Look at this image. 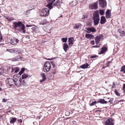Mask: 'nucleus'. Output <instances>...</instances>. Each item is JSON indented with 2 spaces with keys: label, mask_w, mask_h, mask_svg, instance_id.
<instances>
[{
  "label": "nucleus",
  "mask_w": 125,
  "mask_h": 125,
  "mask_svg": "<svg viewBox=\"0 0 125 125\" xmlns=\"http://www.w3.org/2000/svg\"><path fill=\"white\" fill-rule=\"evenodd\" d=\"M51 64L49 62H46L44 63L43 67V71L45 72L49 71L51 69Z\"/></svg>",
  "instance_id": "f257e3e1"
},
{
  "label": "nucleus",
  "mask_w": 125,
  "mask_h": 125,
  "mask_svg": "<svg viewBox=\"0 0 125 125\" xmlns=\"http://www.w3.org/2000/svg\"><path fill=\"white\" fill-rule=\"evenodd\" d=\"M14 82L15 79L10 78H8L6 80V83L10 86H14Z\"/></svg>",
  "instance_id": "f03ea898"
},
{
  "label": "nucleus",
  "mask_w": 125,
  "mask_h": 125,
  "mask_svg": "<svg viewBox=\"0 0 125 125\" xmlns=\"http://www.w3.org/2000/svg\"><path fill=\"white\" fill-rule=\"evenodd\" d=\"M49 13L48 9L45 8L42 10L40 12V14L42 16H47Z\"/></svg>",
  "instance_id": "7ed1b4c3"
},
{
  "label": "nucleus",
  "mask_w": 125,
  "mask_h": 125,
  "mask_svg": "<svg viewBox=\"0 0 125 125\" xmlns=\"http://www.w3.org/2000/svg\"><path fill=\"white\" fill-rule=\"evenodd\" d=\"M14 78H15L14 82V86L16 85L17 86H19L21 84L22 80L21 79H19L18 80L17 78H18V77L17 75H15L14 76Z\"/></svg>",
  "instance_id": "20e7f679"
},
{
  "label": "nucleus",
  "mask_w": 125,
  "mask_h": 125,
  "mask_svg": "<svg viewBox=\"0 0 125 125\" xmlns=\"http://www.w3.org/2000/svg\"><path fill=\"white\" fill-rule=\"evenodd\" d=\"M97 4V2H95L94 4H91L89 5V7L92 10H96L98 8Z\"/></svg>",
  "instance_id": "39448f33"
},
{
  "label": "nucleus",
  "mask_w": 125,
  "mask_h": 125,
  "mask_svg": "<svg viewBox=\"0 0 125 125\" xmlns=\"http://www.w3.org/2000/svg\"><path fill=\"white\" fill-rule=\"evenodd\" d=\"M105 125H114L113 121L111 118H109L107 119L105 122Z\"/></svg>",
  "instance_id": "423d86ee"
},
{
  "label": "nucleus",
  "mask_w": 125,
  "mask_h": 125,
  "mask_svg": "<svg viewBox=\"0 0 125 125\" xmlns=\"http://www.w3.org/2000/svg\"><path fill=\"white\" fill-rule=\"evenodd\" d=\"M99 2L101 7L103 8L106 6L107 3L105 0H99Z\"/></svg>",
  "instance_id": "0eeeda50"
},
{
  "label": "nucleus",
  "mask_w": 125,
  "mask_h": 125,
  "mask_svg": "<svg viewBox=\"0 0 125 125\" xmlns=\"http://www.w3.org/2000/svg\"><path fill=\"white\" fill-rule=\"evenodd\" d=\"M23 24L21 21H18V22H14L13 23V27L16 29L17 27L19 28Z\"/></svg>",
  "instance_id": "6e6552de"
},
{
  "label": "nucleus",
  "mask_w": 125,
  "mask_h": 125,
  "mask_svg": "<svg viewBox=\"0 0 125 125\" xmlns=\"http://www.w3.org/2000/svg\"><path fill=\"white\" fill-rule=\"evenodd\" d=\"M19 40L15 38H14L10 40V43L12 45H14L16 44L19 42Z\"/></svg>",
  "instance_id": "1a4fd4ad"
},
{
  "label": "nucleus",
  "mask_w": 125,
  "mask_h": 125,
  "mask_svg": "<svg viewBox=\"0 0 125 125\" xmlns=\"http://www.w3.org/2000/svg\"><path fill=\"white\" fill-rule=\"evenodd\" d=\"M103 36L102 34L97 36L95 39V41L96 43L98 44L100 42V39H103Z\"/></svg>",
  "instance_id": "9d476101"
},
{
  "label": "nucleus",
  "mask_w": 125,
  "mask_h": 125,
  "mask_svg": "<svg viewBox=\"0 0 125 125\" xmlns=\"http://www.w3.org/2000/svg\"><path fill=\"white\" fill-rule=\"evenodd\" d=\"M25 26L23 24L19 28V31L22 33H25Z\"/></svg>",
  "instance_id": "9b49d317"
},
{
  "label": "nucleus",
  "mask_w": 125,
  "mask_h": 125,
  "mask_svg": "<svg viewBox=\"0 0 125 125\" xmlns=\"http://www.w3.org/2000/svg\"><path fill=\"white\" fill-rule=\"evenodd\" d=\"M87 29L88 31H86L87 33H90V32H95L96 31V30L94 28L92 27L87 28Z\"/></svg>",
  "instance_id": "f8f14e48"
},
{
  "label": "nucleus",
  "mask_w": 125,
  "mask_h": 125,
  "mask_svg": "<svg viewBox=\"0 0 125 125\" xmlns=\"http://www.w3.org/2000/svg\"><path fill=\"white\" fill-rule=\"evenodd\" d=\"M93 20L100 19L99 17L98 13L96 12H94L93 14Z\"/></svg>",
  "instance_id": "ddd939ff"
},
{
  "label": "nucleus",
  "mask_w": 125,
  "mask_h": 125,
  "mask_svg": "<svg viewBox=\"0 0 125 125\" xmlns=\"http://www.w3.org/2000/svg\"><path fill=\"white\" fill-rule=\"evenodd\" d=\"M111 13L109 10H107L106 13V17L107 19L110 18L111 16Z\"/></svg>",
  "instance_id": "4468645a"
},
{
  "label": "nucleus",
  "mask_w": 125,
  "mask_h": 125,
  "mask_svg": "<svg viewBox=\"0 0 125 125\" xmlns=\"http://www.w3.org/2000/svg\"><path fill=\"white\" fill-rule=\"evenodd\" d=\"M73 41L74 39L73 37H70L68 38V42H69L68 44L69 46L71 44L72 45L73 44Z\"/></svg>",
  "instance_id": "2eb2a0df"
},
{
  "label": "nucleus",
  "mask_w": 125,
  "mask_h": 125,
  "mask_svg": "<svg viewBox=\"0 0 125 125\" xmlns=\"http://www.w3.org/2000/svg\"><path fill=\"white\" fill-rule=\"evenodd\" d=\"M82 27L81 24L80 23H77L75 24L73 27V29H80Z\"/></svg>",
  "instance_id": "dca6fc26"
},
{
  "label": "nucleus",
  "mask_w": 125,
  "mask_h": 125,
  "mask_svg": "<svg viewBox=\"0 0 125 125\" xmlns=\"http://www.w3.org/2000/svg\"><path fill=\"white\" fill-rule=\"evenodd\" d=\"M97 103H99L101 104H106L107 102L105 101L104 99H98V102H97Z\"/></svg>",
  "instance_id": "f3484780"
},
{
  "label": "nucleus",
  "mask_w": 125,
  "mask_h": 125,
  "mask_svg": "<svg viewBox=\"0 0 125 125\" xmlns=\"http://www.w3.org/2000/svg\"><path fill=\"white\" fill-rule=\"evenodd\" d=\"M106 22V20L104 17L102 16L101 17V20L100 23L102 24L105 23Z\"/></svg>",
  "instance_id": "a211bd4d"
},
{
  "label": "nucleus",
  "mask_w": 125,
  "mask_h": 125,
  "mask_svg": "<svg viewBox=\"0 0 125 125\" xmlns=\"http://www.w3.org/2000/svg\"><path fill=\"white\" fill-rule=\"evenodd\" d=\"M85 36L86 38L90 39H93L94 37V36L93 35L87 34H86Z\"/></svg>",
  "instance_id": "6ab92c4d"
},
{
  "label": "nucleus",
  "mask_w": 125,
  "mask_h": 125,
  "mask_svg": "<svg viewBox=\"0 0 125 125\" xmlns=\"http://www.w3.org/2000/svg\"><path fill=\"white\" fill-rule=\"evenodd\" d=\"M77 4V2L76 1H73L70 3V5L71 7H73L75 6Z\"/></svg>",
  "instance_id": "aec40b11"
},
{
  "label": "nucleus",
  "mask_w": 125,
  "mask_h": 125,
  "mask_svg": "<svg viewBox=\"0 0 125 125\" xmlns=\"http://www.w3.org/2000/svg\"><path fill=\"white\" fill-rule=\"evenodd\" d=\"M63 48L64 51L66 52L69 49V46L66 43H64L63 45Z\"/></svg>",
  "instance_id": "412c9836"
},
{
  "label": "nucleus",
  "mask_w": 125,
  "mask_h": 125,
  "mask_svg": "<svg viewBox=\"0 0 125 125\" xmlns=\"http://www.w3.org/2000/svg\"><path fill=\"white\" fill-rule=\"evenodd\" d=\"M107 49V48L106 47H103L102 49L99 53V54H102L104 53Z\"/></svg>",
  "instance_id": "4be33fe9"
},
{
  "label": "nucleus",
  "mask_w": 125,
  "mask_h": 125,
  "mask_svg": "<svg viewBox=\"0 0 125 125\" xmlns=\"http://www.w3.org/2000/svg\"><path fill=\"white\" fill-rule=\"evenodd\" d=\"M20 55H18L16 56L15 57L12 58L11 60L13 61H18V60L20 59Z\"/></svg>",
  "instance_id": "5701e85b"
},
{
  "label": "nucleus",
  "mask_w": 125,
  "mask_h": 125,
  "mask_svg": "<svg viewBox=\"0 0 125 125\" xmlns=\"http://www.w3.org/2000/svg\"><path fill=\"white\" fill-rule=\"evenodd\" d=\"M89 65L87 63L84 64L80 66V67L83 69H85L87 68Z\"/></svg>",
  "instance_id": "b1692460"
},
{
  "label": "nucleus",
  "mask_w": 125,
  "mask_h": 125,
  "mask_svg": "<svg viewBox=\"0 0 125 125\" xmlns=\"http://www.w3.org/2000/svg\"><path fill=\"white\" fill-rule=\"evenodd\" d=\"M93 21L94 25H96L98 24L99 23V19H98L97 20H93Z\"/></svg>",
  "instance_id": "393cba45"
},
{
  "label": "nucleus",
  "mask_w": 125,
  "mask_h": 125,
  "mask_svg": "<svg viewBox=\"0 0 125 125\" xmlns=\"http://www.w3.org/2000/svg\"><path fill=\"white\" fill-rule=\"evenodd\" d=\"M28 76V75L27 74L24 73L22 76V79L26 78Z\"/></svg>",
  "instance_id": "a878e982"
},
{
  "label": "nucleus",
  "mask_w": 125,
  "mask_h": 125,
  "mask_svg": "<svg viewBox=\"0 0 125 125\" xmlns=\"http://www.w3.org/2000/svg\"><path fill=\"white\" fill-rule=\"evenodd\" d=\"M60 1L58 0L57 2L55 3L53 5L54 6H60Z\"/></svg>",
  "instance_id": "bb28decb"
},
{
  "label": "nucleus",
  "mask_w": 125,
  "mask_h": 125,
  "mask_svg": "<svg viewBox=\"0 0 125 125\" xmlns=\"http://www.w3.org/2000/svg\"><path fill=\"white\" fill-rule=\"evenodd\" d=\"M15 49V48H13L10 49H7L6 50L7 51L10 53L14 52Z\"/></svg>",
  "instance_id": "cd10ccee"
},
{
  "label": "nucleus",
  "mask_w": 125,
  "mask_h": 125,
  "mask_svg": "<svg viewBox=\"0 0 125 125\" xmlns=\"http://www.w3.org/2000/svg\"><path fill=\"white\" fill-rule=\"evenodd\" d=\"M16 118L15 117L13 118H12V119L10 121V123L11 124H12L14 123L16 121Z\"/></svg>",
  "instance_id": "c85d7f7f"
},
{
  "label": "nucleus",
  "mask_w": 125,
  "mask_h": 125,
  "mask_svg": "<svg viewBox=\"0 0 125 125\" xmlns=\"http://www.w3.org/2000/svg\"><path fill=\"white\" fill-rule=\"evenodd\" d=\"M14 53H16L20 54L21 53V52L19 51L18 49L15 48Z\"/></svg>",
  "instance_id": "c756f323"
},
{
  "label": "nucleus",
  "mask_w": 125,
  "mask_h": 125,
  "mask_svg": "<svg viewBox=\"0 0 125 125\" xmlns=\"http://www.w3.org/2000/svg\"><path fill=\"white\" fill-rule=\"evenodd\" d=\"M40 75L42 77V79H46V76L45 74L44 73H43L42 74H41Z\"/></svg>",
  "instance_id": "7c9ffc66"
},
{
  "label": "nucleus",
  "mask_w": 125,
  "mask_h": 125,
  "mask_svg": "<svg viewBox=\"0 0 125 125\" xmlns=\"http://www.w3.org/2000/svg\"><path fill=\"white\" fill-rule=\"evenodd\" d=\"M120 71L124 72V73H125V66H123L122 67Z\"/></svg>",
  "instance_id": "2f4dec72"
},
{
  "label": "nucleus",
  "mask_w": 125,
  "mask_h": 125,
  "mask_svg": "<svg viewBox=\"0 0 125 125\" xmlns=\"http://www.w3.org/2000/svg\"><path fill=\"white\" fill-rule=\"evenodd\" d=\"M52 4H48L47 5V7H48L50 10H51V9H52L53 8V7H52Z\"/></svg>",
  "instance_id": "473e14b6"
},
{
  "label": "nucleus",
  "mask_w": 125,
  "mask_h": 125,
  "mask_svg": "<svg viewBox=\"0 0 125 125\" xmlns=\"http://www.w3.org/2000/svg\"><path fill=\"white\" fill-rule=\"evenodd\" d=\"M67 40V38H62L61 39L62 40L63 42H66Z\"/></svg>",
  "instance_id": "72a5a7b5"
},
{
  "label": "nucleus",
  "mask_w": 125,
  "mask_h": 125,
  "mask_svg": "<svg viewBox=\"0 0 125 125\" xmlns=\"http://www.w3.org/2000/svg\"><path fill=\"white\" fill-rule=\"evenodd\" d=\"M6 19L9 21H11L14 20V19L9 17H6Z\"/></svg>",
  "instance_id": "f704fd0d"
},
{
  "label": "nucleus",
  "mask_w": 125,
  "mask_h": 125,
  "mask_svg": "<svg viewBox=\"0 0 125 125\" xmlns=\"http://www.w3.org/2000/svg\"><path fill=\"white\" fill-rule=\"evenodd\" d=\"M121 36H125V32L124 31H122V33L120 34Z\"/></svg>",
  "instance_id": "c9c22d12"
},
{
  "label": "nucleus",
  "mask_w": 125,
  "mask_h": 125,
  "mask_svg": "<svg viewBox=\"0 0 125 125\" xmlns=\"http://www.w3.org/2000/svg\"><path fill=\"white\" fill-rule=\"evenodd\" d=\"M97 103V102H96V101H95L94 102H93L91 104H90V106H92L94 105L95 104H96Z\"/></svg>",
  "instance_id": "e433bc0d"
},
{
  "label": "nucleus",
  "mask_w": 125,
  "mask_h": 125,
  "mask_svg": "<svg viewBox=\"0 0 125 125\" xmlns=\"http://www.w3.org/2000/svg\"><path fill=\"white\" fill-rule=\"evenodd\" d=\"M4 70L2 68H0V74H2L4 72Z\"/></svg>",
  "instance_id": "4c0bfd02"
},
{
  "label": "nucleus",
  "mask_w": 125,
  "mask_h": 125,
  "mask_svg": "<svg viewBox=\"0 0 125 125\" xmlns=\"http://www.w3.org/2000/svg\"><path fill=\"white\" fill-rule=\"evenodd\" d=\"M100 13L101 15H103L104 13V11L103 10H100Z\"/></svg>",
  "instance_id": "58836bf2"
},
{
  "label": "nucleus",
  "mask_w": 125,
  "mask_h": 125,
  "mask_svg": "<svg viewBox=\"0 0 125 125\" xmlns=\"http://www.w3.org/2000/svg\"><path fill=\"white\" fill-rule=\"evenodd\" d=\"M45 24V22L44 21V20L43 21H41L40 23V24H42V25H44Z\"/></svg>",
  "instance_id": "ea45409f"
},
{
  "label": "nucleus",
  "mask_w": 125,
  "mask_h": 125,
  "mask_svg": "<svg viewBox=\"0 0 125 125\" xmlns=\"http://www.w3.org/2000/svg\"><path fill=\"white\" fill-rule=\"evenodd\" d=\"M15 69H16L15 71V73H17L20 70V69L18 68H16Z\"/></svg>",
  "instance_id": "a19ab883"
},
{
  "label": "nucleus",
  "mask_w": 125,
  "mask_h": 125,
  "mask_svg": "<svg viewBox=\"0 0 125 125\" xmlns=\"http://www.w3.org/2000/svg\"><path fill=\"white\" fill-rule=\"evenodd\" d=\"M49 2L51 4H52L53 2H54L55 0H48Z\"/></svg>",
  "instance_id": "79ce46f5"
},
{
  "label": "nucleus",
  "mask_w": 125,
  "mask_h": 125,
  "mask_svg": "<svg viewBox=\"0 0 125 125\" xmlns=\"http://www.w3.org/2000/svg\"><path fill=\"white\" fill-rule=\"evenodd\" d=\"M87 18V16L86 15H83V17L82 18V19H85L86 18Z\"/></svg>",
  "instance_id": "37998d69"
},
{
  "label": "nucleus",
  "mask_w": 125,
  "mask_h": 125,
  "mask_svg": "<svg viewBox=\"0 0 125 125\" xmlns=\"http://www.w3.org/2000/svg\"><path fill=\"white\" fill-rule=\"evenodd\" d=\"M2 39V37L1 35V34L0 33V42H1V40Z\"/></svg>",
  "instance_id": "c03bdc74"
},
{
  "label": "nucleus",
  "mask_w": 125,
  "mask_h": 125,
  "mask_svg": "<svg viewBox=\"0 0 125 125\" xmlns=\"http://www.w3.org/2000/svg\"><path fill=\"white\" fill-rule=\"evenodd\" d=\"M98 56L96 55L92 56L91 57V58H94Z\"/></svg>",
  "instance_id": "a18cd8bd"
},
{
  "label": "nucleus",
  "mask_w": 125,
  "mask_h": 125,
  "mask_svg": "<svg viewBox=\"0 0 125 125\" xmlns=\"http://www.w3.org/2000/svg\"><path fill=\"white\" fill-rule=\"evenodd\" d=\"M115 86H116V85H115V84L114 82V83H113V85H112V88H115Z\"/></svg>",
  "instance_id": "49530a36"
},
{
  "label": "nucleus",
  "mask_w": 125,
  "mask_h": 125,
  "mask_svg": "<svg viewBox=\"0 0 125 125\" xmlns=\"http://www.w3.org/2000/svg\"><path fill=\"white\" fill-rule=\"evenodd\" d=\"M25 70L24 68H22L21 69V72H22V73H23V72H24Z\"/></svg>",
  "instance_id": "de8ad7c7"
},
{
  "label": "nucleus",
  "mask_w": 125,
  "mask_h": 125,
  "mask_svg": "<svg viewBox=\"0 0 125 125\" xmlns=\"http://www.w3.org/2000/svg\"><path fill=\"white\" fill-rule=\"evenodd\" d=\"M31 8H32V9H30V10H28L27 11H25V12H26V13H25V15H27V14H26V13H27V12H28V11H29V10H32L33 9V7H32V6H31Z\"/></svg>",
  "instance_id": "09e8293b"
},
{
  "label": "nucleus",
  "mask_w": 125,
  "mask_h": 125,
  "mask_svg": "<svg viewBox=\"0 0 125 125\" xmlns=\"http://www.w3.org/2000/svg\"><path fill=\"white\" fill-rule=\"evenodd\" d=\"M46 80V79H44L42 78V80H40V82L42 83L44 81Z\"/></svg>",
  "instance_id": "8fccbe9b"
},
{
  "label": "nucleus",
  "mask_w": 125,
  "mask_h": 125,
  "mask_svg": "<svg viewBox=\"0 0 125 125\" xmlns=\"http://www.w3.org/2000/svg\"><path fill=\"white\" fill-rule=\"evenodd\" d=\"M123 91H125V84H123Z\"/></svg>",
  "instance_id": "3c124183"
},
{
  "label": "nucleus",
  "mask_w": 125,
  "mask_h": 125,
  "mask_svg": "<svg viewBox=\"0 0 125 125\" xmlns=\"http://www.w3.org/2000/svg\"><path fill=\"white\" fill-rule=\"evenodd\" d=\"M122 31H122V30L121 29H119L118 30V32L120 33L121 34V33H122Z\"/></svg>",
  "instance_id": "603ef678"
},
{
  "label": "nucleus",
  "mask_w": 125,
  "mask_h": 125,
  "mask_svg": "<svg viewBox=\"0 0 125 125\" xmlns=\"http://www.w3.org/2000/svg\"><path fill=\"white\" fill-rule=\"evenodd\" d=\"M51 63L53 65V67H54L55 65L54 64V63L53 61H51Z\"/></svg>",
  "instance_id": "864d4df0"
},
{
  "label": "nucleus",
  "mask_w": 125,
  "mask_h": 125,
  "mask_svg": "<svg viewBox=\"0 0 125 125\" xmlns=\"http://www.w3.org/2000/svg\"><path fill=\"white\" fill-rule=\"evenodd\" d=\"M26 83V82L24 80H23L22 81V84L25 85Z\"/></svg>",
  "instance_id": "5fc2aeb1"
},
{
  "label": "nucleus",
  "mask_w": 125,
  "mask_h": 125,
  "mask_svg": "<svg viewBox=\"0 0 125 125\" xmlns=\"http://www.w3.org/2000/svg\"><path fill=\"white\" fill-rule=\"evenodd\" d=\"M91 43L92 44L94 45V40L91 41Z\"/></svg>",
  "instance_id": "6e6d98bb"
},
{
  "label": "nucleus",
  "mask_w": 125,
  "mask_h": 125,
  "mask_svg": "<svg viewBox=\"0 0 125 125\" xmlns=\"http://www.w3.org/2000/svg\"><path fill=\"white\" fill-rule=\"evenodd\" d=\"M7 101V100H6V99H3L2 102H6Z\"/></svg>",
  "instance_id": "4d7b16f0"
},
{
  "label": "nucleus",
  "mask_w": 125,
  "mask_h": 125,
  "mask_svg": "<svg viewBox=\"0 0 125 125\" xmlns=\"http://www.w3.org/2000/svg\"><path fill=\"white\" fill-rule=\"evenodd\" d=\"M22 120H21V119H20V120H18V122L19 123H22Z\"/></svg>",
  "instance_id": "13d9d810"
},
{
  "label": "nucleus",
  "mask_w": 125,
  "mask_h": 125,
  "mask_svg": "<svg viewBox=\"0 0 125 125\" xmlns=\"http://www.w3.org/2000/svg\"><path fill=\"white\" fill-rule=\"evenodd\" d=\"M32 25H30L28 24H27L26 25V27H32Z\"/></svg>",
  "instance_id": "bf43d9fd"
},
{
  "label": "nucleus",
  "mask_w": 125,
  "mask_h": 125,
  "mask_svg": "<svg viewBox=\"0 0 125 125\" xmlns=\"http://www.w3.org/2000/svg\"><path fill=\"white\" fill-rule=\"evenodd\" d=\"M31 29L33 31H35V28L34 27H32V28H31Z\"/></svg>",
  "instance_id": "052dcab7"
},
{
  "label": "nucleus",
  "mask_w": 125,
  "mask_h": 125,
  "mask_svg": "<svg viewBox=\"0 0 125 125\" xmlns=\"http://www.w3.org/2000/svg\"><path fill=\"white\" fill-rule=\"evenodd\" d=\"M23 73H22V72H21V71H20L19 73V74L20 75H21Z\"/></svg>",
  "instance_id": "680f3d73"
},
{
  "label": "nucleus",
  "mask_w": 125,
  "mask_h": 125,
  "mask_svg": "<svg viewBox=\"0 0 125 125\" xmlns=\"http://www.w3.org/2000/svg\"><path fill=\"white\" fill-rule=\"evenodd\" d=\"M46 59L48 60H52L53 59H50V58L47 59Z\"/></svg>",
  "instance_id": "e2e57ef3"
},
{
  "label": "nucleus",
  "mask_w": 125,
  "mask_h": 125,
  "mask_svg": "<svg viewBox=\"0 0 125 125\" xmlns=\"http://www.w3.org/2000/svg\"><path fill=\"white\" fill-rule=\"evenodd\" d=\"M20 57L21 58H20L21 59V60H23V58L22 57Z\"/></svg>",
  "instance_id": "0e129e2a"
},
{
  "label": "nucleus",
  "mask_w": 125,
  "mask_h": 125,
  "mask_svg": "<svg viewBox=\"0 0 125 125\" xmlns=\"http://www.w3.org/2000/svg\"><path fill=\"white\" fill-rule=\"evenodd\" d=\"M47 32H48L50 33V30H49L48 31H47Z\"/></svg>",
  "instance_id": "69168bd1"
},
{
  "label": "nucleus",
  "mask_w": 125,
  "mask_h": 125,
  "mask_svg": "<svg viewBox=\"0 0 125 125\" xmlns=\"http://www.w3.org/2000/svg\"><path fill=\"white\" fill-rule=\"evenodd\" d=\"M2 116H0V119L2 118Z\"/></svg>",
  "instance_id": "338daca9"
},
{
  "label": "nucleus",
  "mask_w": 125,
  "mask_h": 125,
  "mask_svg": "<svg viewBox=\"0 0 125 125\" xmlns=\"http://www.w3.org/2000/svg\"><path fill=\"white\" fill-rule=\"evenodd\" d=\"M2 90V89L0 87V91H1Z\"/></svg>",
  "instance_id": "774afa93"
}]
</instances>
